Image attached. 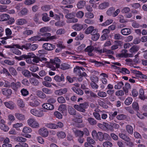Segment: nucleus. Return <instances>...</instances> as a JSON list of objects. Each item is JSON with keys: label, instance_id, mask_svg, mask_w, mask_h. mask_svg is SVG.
I'll return each instance as SVG.
<instances>
[{"label": "nucleus", "instance_id": "15", "mask_svg": "<svg viewBox=\"0 0 147 147\" xmlns=\"http://www.w3.org/2000/svg\"><path fill=\"white\" fill-rule=\"evenodd\" d=\"M2 94L4 95L9 96L11 95L12 91L11 89L8 88H3L1 89Z\"/></svg>", "mask_w": 147, "mask_h": 147}, {"label": "nucleus", "instance_id": "41", "mask_svg": "<svg viewBox=\"0 0 147 147\" xmlns=\"http://www.w3.org/2000/svg\"><path fill=\"white\" fill-rule=\"evenodd\" d=\"M119 71L124 75H125L126 74H129L130 73V71L127 69L125 68H123L120 69Z\"/></svg>", "mask_w": 147, "mask_h": 147}, {"label": "nucleus", "instance_id": "2", "mask_svg": "<svg viewBox=\"0 0 147 147\" xmlns=\"http://www.w3.org/2000/svg\"><path fill=\"white\" fill-rule=\"evenodd\" d=\"M84 68L79 66H77L74 69V72L79 76L80 78L78 79L79 81L82 80V77L87 76V74L84 71Z\"/></svg>", "mask_w": 147, "mask_h": 147}, {"label": "nucleus", "instance_id": "60", "mask_svg": "<svg viewBox=\"0 0 147 147\" xmlns=\"http://www.w3.org/2000/svg\"><path fill=\"white\" fill-rule=\"evenodd\" d=\"M102 146L104 147H111L113 146V144L110 142L106 141L103 143Z\"/></svg>", "mask_w": 147, "mask_h": 147}, {"label": "nucleus", "instance_id": "29", "mask_svg": "<svg viewBox=\"0 0 147 147\" xmlns=\"http://www.w3.org/2000/svg\"><path fill=\"white\" fill-rule=\"evenodd\" d=\"M68 111L69 113L72 115H76V111L75 109L71 106H69Z\"/></svg>", "mask_w": 147, "mask_h": 147}, {"label": "nucleus", "instance_id": "42", "mask_svg": "<svg viewBox=\"0 0 147 147\" xmlns=\"http://www.w3.org/2000/svg\"><path fill=\"white\" fill-rule=\"evenodd\" d=\"M73 28L76 31H80L83 28L82 25L79 24H76L73 26Z\"/></svg>", "mask_w": 147, "mask_h": 147}, {"label": "nucleus", "instance_id": "28", "mask_svg": "<svg viewBox=\"0 0 147 147\" xmlns=\"http://www.w3.org/2000/svg\"><path fill=\"white\" fill-rule=\"evenodd\" d=\"M109 6V3L107 2H104L100 4L98 8L100 9H105L108 7Z\"/></svg>", "mask_w": 147, "mask_h": 147}, {"label": "nucleus", "instance_id": "6", "mask_svg": "<svg viewBox=\"0 0 147 147\" xmlns=\"http://www.w3.org/2000/svg\"><path fill=\"white\" fill-rule=\"evenodd\" d=\"M30 112L33 115L38 117H41L44 115L42 111L36 109H31L30 110Z\"/></svg>", "mask_w": 147, "mask_h": 147}, {"label": "nucleus", "instance_id": "39", "mask_svg": "<svg viewBox=\"0 0 147 147\" xmlns=\"http://www.w3.org/2000/svg\"><path fill=\"white\" fill-rule=\"evenodd\" d=\"M115 9V8L113 7L110 8L107 11V14L108 16H111L112 14L113 15Z\"/></svg>", "mask_w": 147, "mask_h": 147}, {"label": "nucleus", "instance_id": "48", "mask_svg": "<svg viewBox=\"0 0 147 147\" xmlns=\"http://www.w3.org/2000/svg\"><path fill=\"white\" fill-rule=\"evenodd\" d=\"M30 43H28L26 44L25 45H23L22 46V49H23L24 48V49L28 51H30Z\"/></svg>", "mask_w": 147, "mask_h": 147}, {"label": "nucleus", "instance_id": "33", "mask_svg": "<svg viewBox=\"0 0 147 147\" xmlns=\"http://www.w3.org/2000/svg\"><path fill=\"white\" fill-rule=\"evenodd\" d=\"M98 30L95 31V33H93L92 35V39L94 41L97 40L100 37V35L99 33H98Z\"/></svg>", "mask_w": 147, "mask_h": 147}, {"label": "nucleus", "instance_id": "36", "mask_svg": "<svg viewBox=\"0 0 147 147\" xmlns=\"http://www.w3.org/2000/svg\"><path fill=\"white\" fill-rule=\"evenodd\" d=\"M59 67L62 70H65L69 69L70 67V65L65 63H63L60 65Z\"/></svg>", "mask_w": 147, "mask_h": 147}, {"label": "nucleus", "instance_id": "63", "mask_svg": "<svg viewBox=\"0 0 147 147\" xmlns=\"http://www.w3.org/2000/svg\"><path fill=\"white\" fill-rule=\"evenodd\" d=\"M119 136L122 139L125 141L127 140L128 139L129 137L126 135L121 133H120L119 134Z\"/></svg>", "mask_w": 147, "mask_h": 147}, {"label": "nucleus", "instance_id": "35", "mask_svg": "<svg viewBox=\"0 0 147 147\" xmlns=\"http://www.w3.org/2000/svg\"><path fill=\"white\" fill-rule=\"evenodd\" d=\"M103 125L107 129L113 131H114V127L113 125H111L106 122H103Z\"/></svg>", "mask_w": 147, "mask_h": 147}, {"label": "nucleus", "instance_id": "12", "mask_svg": "<svg viewBox=\"0 0 147 147\" xmlns=\"http://www.w3.org/2000/svg\"><path fill=\"white\" fill-rule=\"evenodd\" d=\"M97 29L94 28V26H90L88 27L85 30V33L87 34H92L93 33H95V31L97 30Z\"/></svg>", "mask_w": 147, "mask_h": 147}, {"label": "nucleus", "instance_id": "27", "mask_svg": "<svg viewBox=\"0 0 147 147\" xmlns=\"http://www.w3.org/2000/svg\"><path fill=\"white\" fill-rule=\"evenodd\" d=\"M27 23L26 20L24 18H21L18 19L16 20V24L17 25H22Z\"/></svg>", "mask_w": 147, "mask_h": 147}, {"label": "nucleus", "instance_id": "54", "mask_svg": "<svg viewBox=\"0 0 147 147\" xmlns=\"http://www.w3.org/2000/svg\"><path fill=\"white\" fill-rule=\"evenodd\" d=\"M139 49L138 46L134 45L130 49V52L132 53L137 51Z\"/></svg>", "mask_w": 147, "mask_h": 147}, {"label": "nucleus", "instance_id": "19", "mask_svg": "<svg viewBox=\"0 0 147 147\" xmlns=\"http://www.w3.org/2000/svg\"><path fill=\"white\" fill-rule=\"evenodd\" d=\"M42 107L45 109L48 110H52L54 108V106L49 103H46L43 104Z\"/></svg>", "mask_w": 147, "mask_h": 147}, {"label": "nucleus", "instance_id": "7", "mask_svg": "<svg viewBox=\"0 0 147 147\" xmlns=\"http://www.w3.org/2000/svg\"><path fill=\"white\" fill-rule=\"evenodd\" d=\"M127 51L126 49H123L122 50V53L118 55V57H132L133 55L132 54H128L127 53Z\"/></svg>", "mask_w": 147, "mask_h": 147}, {"label": "nucleus", "instance_id": "59", "mask_svg": "<svg viewBox=\"0 0 147 147\" xmlns=\"http://www.w3.org/2000/svg\"><path fill=\"white\" fill-rule=\"evenodd\" d=\"M15 140L17 142H25L26 141V138L21 137H17L15 138Z\"/></svg>", "mask_w": 147, "mask_h": 147}, {"label": "nucleus", "instance_id": "44", "mask_svg": "<svg viewBox=\"0 0 147 147\" xmlns=\"http://www.w3.org/2000/svg\"><path fill=\"white\" fill-rule=\"evenodd\" d=\"M59 110L61 111L62 113L65 111L67 110V107L65 105L61 104L60 105L59 107Z\"/></svg>", "mask_w": 147, "mask_h": 147}, {"label": "nucleus", "instance_id": "17", "mask_svg": "<svg viewBox=\"0 0 147 147\" xmlns=\"http://www.w3.org/2000/svg\"><path fill=\"white\" fill-rule=\"evenodd\" d=\"M9 17V15L7 14L3 13L0 15V22L7 21Z\"/></svg>", "mask_w": 147, "mask_h": 147}, {"label": "nucleus", "instance_id": "14", "mask_svg": "<svg viewBox=\"0 0 147 147\" xmlns=\"http://www.w3.org/2000/svg\"><path fill=\"white\" fill-rule=\"evenodd\" d=\"M94 47L92 46H88L85 49L86 52H88V55L90 56H93L94 54L93 51L94 50Z\"/></svg>", "mask_w": 147, "mask_h": 147}, {"label": "nucleus", "instance_id": "4", "mask_svg": "<svg viewBox=\"0 0 147 147\" xmlns=\"http://www.w3.org/2000/svg\"><path fill=\"white\" fill-rule=\"evenodd\" d=\"M50 28L48 27H44L40 29L38 34L40 36H49L51 34L48 32H49Z\"/></svg>", "mask_w": 147, "mask_h": 147}, {"label": "nucleus", "instance_id": "20", "mask_svg": "<svg viewBox=\"0 0 147 147\" xmlns=\"http://www.w3.org/2000/svg\"><path fill=\"white\" fill-rule=\"evenodd\" d=\"M121 32L122 35L126 36L131 34V30L129 28H124L121 30Z\"/></svg>", "mask_w": 147, "mask_h": 147}, {"label": "nucleus", "instance_id": "43", "mask_svg": "<svg viewBox=\"0 0 147 147\" xmlns=\"http://www.w3.org/2000/svg\"><path fill=\"white\" fill-rule=\"evenodd\" d=\"M40 36H32L28 39V40L30 42H35L36 41H39Z\"/></svg>", "mask_w": 147, "mask_h": 147}, {"label": "nucleus", "instance_id": "62", "mask_svg": "<svg viewBox=\"0 0 147 147\" xmlns=\"http://www.w3.org/2000/svg\"><path fill=\"white\" fill-rule=\"evenodd\" d=\"M132 108L135 111H138L139 110V107L138 104L136 102H134L132 103Z\"/></svg>", "mask_w": 147, "mask_h": 147}, {"label": "nucleus", "instance_id": "10", "mask_svg": "<svg viewBox=\"0 0 147 147\" xmlns=\"http://www.w3.org/2000/svg\"><path fill=\"white\" fill-rule=\"evenodd\" d=\"M47 60V59L45 58L38 57L35 55V56L32 59V61L36 63H38L43 61H46Z\"/></svg>", "mask_w": 147, "mask_h": 147}, {"label": "nucleus", "instance_id": "56", "mask_svg": "<svg viewBox=\"0 0 147 147\" xmlns=\"http://www.w3.org/2000/svg\"><path fill=\"white\" fill-rule=\"evenodd\" d=\"M22 95L24 96H26L29 94V92L26 89L23 88L20 90Z\"/></svg>", "mask_w": 147, "mask_h": 147}, {"label": "nucleus", "instance_id": "13", "mask_svg": "<svg viewBox=\"0 0 147 147\" xmlns=\"http://www.w3.org/2000/svg\"><path fill=\"white\" fill-rule=\"evenodd\" d=\"M4 104L7 108L11 110L13 109L15 106V104L14 102L11 101L5 102Z\"/></svg>", "mask_w": 147, "mask_h": 147}, {"label": "nucleus", "instance_id": "32", "mask_svg": "<svg viewBox=\"0 0 147 147\" xmlns=\"http://www.w3.org/2000/svg\"><path fill=\"white\" fill-rule=\"evenodd\" d=\"M45 126L49 128L53 129H56L57 127L56 124L53 123H45Z\"/></svg>", "mask_w": 147, "mask_h": 147}, {"label": "nucleus", "instance_id": "47", "mask_svg": "<svg viewBox=\"0 0 147 147\" xmlns=\"http://www.w3.org/2000/svg\"><path fill=\"white\" fill-rule=\"evenodd\" d=\"M126 128L128 132L131 134H132L133 132V127L130 125H127L126 126Z\"/></svg>", "mask_w": 147, "mask_h": 147}, {"label": "nucleus", "instance_id": "30", "mask_svg": "<svg viewBox=\"0 0 147 147\" xmlns=\"http://www.w3.org/2000/svg\"><path fill=\"white\" fill-rule=\"evenodd\" d=\"M36 94L40 98L42 99L46 98V96L42 91L38 90L36 92Z\"/></svg>", "mask_w": 147, "mask_h": 147}, {"label": "nucleus", "instance_id": "51", "mask_svg": "<svg viewBox=\"0 0 147 147\" xmlns=\"http://www.w3.org/2000/svg\"><path fill=\"white\" fill-rule=\"evenodd\" d=\"M123 85V83L122 82H117L115 86V88L116 89H119L122 88Z\"/></svg>", "mask_w": 147, "mask_h": 147}, {"label": "nucleus", "instance_id": "58", "mask_svg": "<svg viewBox=\"0 0 147 147\" xmlns=\"http://www.w3.org/2000/svg\"><path fill=\"white\" fill-rule=\"evenodd\" d=\"M42 90L43 92L47 94H51L52 93V91L51 90L47 88H43L42 89Z\"/></svg>", "mask_w": 147, "mask_h": 147}, {"label": "nucleus", "instance_id": "49", "mask_svg": "<svg viewBox=\"0 0 147 147\" xmlns=\"http://www.w3.org/2000/svg\"><path fill=\"white\" fill-rule=\"evenodd\" d=\"M17 105L20 108H24L25 107V104L23 100L21 99H19L17 101Z\"/></svg>", "mask_w": 147, "mask_h": 147}, {"label": "nucleus", "instance_id": "22", "mask_svg": "<svg viewBox=\"0 0 147 147\" xmlns=\"http://www.w3.org/2000/svg\"><path fill=\"white\" fill-rule=\"evenodd\" d=\"M28 11V10L26 8H23L18 13V15L21 16H25L27 14Z\"/></svg>", "mask_w": 147, "mask_h": 147}, {"label": "nucleus", "instance_id": "52", "mask_svg": "<svg viewBox=\"0 0 147 147\" xmlns=\"http://www.w3.org/2000/svg\"><path fill=\"white\" fill-rule=\"evenodd\" d=\"M57 135L58 138H64L66 136L65 133L63 131H59L57 132Z\"/></svg>", "mask_w": 147, "mask_h": 147}, {"label": "nucleus", "instance_id": "64", "mask_svg": "<svg viewBox=\"0 0 147 147\" xmlns=\"http://www.w3.org/2000/svg\"><path fill=\"white\" fill-rule=\"evenodd\" d=\"M98 103L99 105L101 107H102L104 108L107 109L108 108V106L106 104L105 102L100 100L98 101Z\"/></svg>", "mask_w": 147, "mask_h": 147}, {"label": "nucleus", "instance_id": "24", "mask_svg": "<svg viewBox=\"0 0 147 147\" xmlns=\"http://www.w3.org/2000/svg\"><path fill=\"white\" fill-rule=\"evenodd\" d=\"M29 81L30 83L34 86H38L39 84L38 80L34 78H31L29 79Z\"/></svg>", "mask_w": 147, "mask_h": 147}, {"label": "nucleus", "instance_id": "5", "mask_svg": "<svg viewBox=\"0 0 147 147\" xmlns=\"http://www.w3.org/2000/svg\"><path fill=\"white\" fill-rule=\"evenodd\" d=\"M28 124L33 128H37L39 127V125L36 120L33 118H30L27 121Z\"/></svg>", "mask_w": 147, "mask_h": 147}, {"label": "nucleus", "instance_id": "34", "mask_svg": "<svg viewBox=\"0 0 147 147\" xmlns=\"http://www.w3.org/2000/svg\"><path fill=\"white\" fill-rule=\"evenodd\" d=\"M39 105L38 101L36 100H32L29 102V105L32 107H36Z\"/></svg>", "mask_w": 147, "mask_h": 147}, {"label": "nucleus", "instance_id": "16", "mask_svg": "<svg viewBox=\"0 0 147 147\" xmlns=\"http://www.w3.org/2000/svg\"><path fill=\"white\" fill-rule=\"evenodd\" d=\"M11 88L15 91H17L18 89L21 87V84L19 82H17L16 83L12 82L11 83Z\"/></svg>", "mask_w": 147, "mask_h": 147}, {"label": "nucleus", "instance_id": "25", "mask_svg": "<svg viewBox=\"0 0 147 147\" xmlns=\"http://www.w3.org/2000/svg\"><path fill=\"white\" fill-rule=\"evenodd\" d=\"M22 74L26 78H29L31 76V73L27 69H24L22 72Z\"/></svg>", "mask_w": 147, "mask_h": 147}, {"label": "nucleus", "instance_id": "8", "mask_svg": "<svg viewBox=\"0 0 147 147\" xmlns=\"http://www.w3.org/2000/svg\"><path fill=\"white\" fill-rule=\"evenodd\" d=\"M43 48L47 51H51L55 48V46L51 44L46 43L42 45Z\"/></svg>", "mask_w": 147, "mask_h": 147}, {"label": "nucleus", "instance_id": "61", "mask_svg": "<svg viewBox=\"0 0 147 147\" xmlns=\"http://www.w3.org/2000/svg\"><path fill=\"white\" fill-rule=\"evenodd\" d=\"M113 22L112 19H108L102 24V26H106L112 23Z\"/></svg>", "mask_w": 147, "mask_h": 147}, {"label": "nucleus", "instance_id": "57", "mask_svg": "<svg viewBox=\"0 0 147 147\" xmlns=\"http://www.w3.org/2000/svg\"><path fill=\"white\" fill-rule=\"evenodd\" d=\"M94 14L91 12H87L85 13V16L87 18H92L94 17Z\"/></svg>", "mask_w": 147, "mask_h": 147}, {"label": "nucleus", "instance_id": "45", "mask_svg": "<svg viewBox=\"0 0 147 147\" xmlns=\"http://www.w3.org/2000/svg\"><path fill=\"white\" fill-rule=\"evenodd\" d=\"M42 20L44 22H47L49 21L50 20V18L48 16L47 14L45 13L42 14Z\"/></svg>", "mask_w": 147, "mask_h": 147}, {"label": "nucleus", "instance_id": "38", "mask_svg": "<svg viewBox=\"0 0 147 147\" xmlns=\"http://www.w3.org/2000/svg\"><path fill=\"white\" fill-rule=\"evenodd\" d=\"M103 134L101 132H98L97 136L96 138L98 139L100 141H102L103 140Z\"/></svg>", "mask_w": 147, "mask_h": 147}, {"label": "nucleus", "instance_id": "37", "mask_svg": "<svg viewBox=\"0 0 147 147\" xmlns=\"http://www.w3.org/2000/svg\"><path fill=\"white\" fill-rule=\"evenodd\" d=\"M42 84L44 86L49 88H51L52 87L51 84L55 87H57L56 85L54 83H50L47 82V81H45L42 82Z\"/></svg>", "mask_w": 147, "mask_h": 147}, {"label": "nucleus", "instance_id": "40", "mask_svg": "<svg viewBox=\"0 0 147 147\" xmlns=\"http://www.w3.org/2000/svg\"><path fill=\"white\" fill-rule=\"evenodd\" d=\"M9 71L13 76H16L17 72L16 70L13 67H10L9 68Z\"/></svg>", "mask_w": 147, "mask_h": 147}, {"label": "nucleus", "instance_id": "46", "mask_svg": "<svg viewBox=\"0 0 147 147\" xmlns=\"http://www.w3.org/2000/svg\"><path fill=\"white\" fill-rule=\"evenodd\" d=\"M74 2V0H63L61 2V3L63 5H68L72 4Z\"/></svg>", "mask_w": 147, "mask_h": 147}, {"label": "nucleus", "instance_id": "26", "mask_svg": "<svg viewBox=\"0 0 147 147\" xmlns=\"http://www.w3.org/2000/svg\"><path fill=\"white\" fill-rule=\"evenodd\" d=\"M86 4V2L85 1H79L77 4V6L78 9H81L83 8Z\"/></svg>", "mask_w": 147, "mask_h": 147}, {"label": "nucleus", "instance_id": "21", "mask_svg": "<svg viewBox=\"0 0 147 147\" xmlns=\"http://www.w3.org/2000/svg\"><path fill=\"white\" fill-rule=\"evenodd\" d=\"M54 79L56 81L58 82H63L65 80L64 76L63 74H61V76H55L54 77Z\"/></svg>", "mask_w": 147, "mask_h": 147}, {"label": "nucleus", "instance_id": "31", "mask_svg": "<svg viewBox=\"0 0 147 147\" xmlns=\"http://www.w3.org/2000/svg\"><path fill=\"white\" fill-rule=\"evenodd\" d=\"M87 120L89 123L91 125H95L97 123V122L96 120L94 118L91 117L88 118L87 119Z\"/></svg>", "mask_w": 147, "mask_h": 147}, {"label": "nucleus", "instance_id": "18", "mask_svg": "<svg viewBox=\"0 0 147 147\" xmlns=\"http://www.w3.org/2000/svg\"><path fill=\"white\" fill-rule=\"evenodd\" d=\"M15 116L20 121H23L25 120V115L20 113H15Z\"/></svg>", "mask_w": 147, "mask_h": 147}, {"label": "nucleus", "instance_id": "55", "mask_svg": "<svg viewBox=\"0 0 147 147\" xmlns=\"http://www.w3.org/2000/svg\"><path fill=\"white\" fill-rule=\"evenodd\" d=\"M133 101L132 98L128 97L127 98L125 101V104L127 105H130Z\"/></svg>", "mask_w": 147, "mask_h": 147}, {"label": "nucleus", "instance_id": "50", "mask_svg": "<svg viewBox=\"0 0 147 147\" xmlns=\"http://www.w3.org/2000/svg\"><path fill=\"white\" fill-rule=\"evenodd\" d=\"M29 69L31 71L34 72L38 70L39 68L36 65H32L30 67Z\"/></svg>", "mask_w": 147, "mask_h": 147}, {"label": "nucleus", "instance_id": "23", "mask_svg": "<svg viewBox=\"0 0 147 147\" xmlns=\"http://www.w3.org/2000/svg\"><path fill=\"white\" fill-rule=\"evenodd\" d=\"M134 73L138 77L141 78L146 79L147 78V76L146 75L142 74L139 71L135 70L134 71Z\"/></svg>", "mask_w": 147, "mask_h": 147}, {"label": "nucleus", "instance_id": "1", "mask_svg": "<svg viewBox=\"0 0 147 147\" xmlns=\"http://www.w3.org/2000/svg\"><path fill=\"white\" fill-rule=\"evenodd\" d=\"M61 61L58 57H55L53 59L51 60L50 62L48 65L47 66L53 71L55 70L57 68L60 67Z\"/></svg>", "mask_w": 147, "mask_h": 147}, {"label": "nucleus", "instance_id": "9", "mask_svg": "<svg viewBox=\"0 0 147 147\" xmlns=\"http://www.w3.org/2000/svg\"><path fill=\"white\" fill-rule=\"evenodd\" d=\"M38 132L39 134L43 137H46L48 136L49 132L48 130L45 127H43L39 129Z\"/></svg>", "mask_w": 147, "mask_h": 147}, {"label": "nucleus", "instance_id": "3", "mask_svg": "<svg viewBox=\"0 0 147 147\" xmlns=\"http://www.w3.org/2000/svg\"><path fill=\"white\" fill-rule=\"evenodd\" d=\"M88 106V103L85 102L79 105H75L74 107L75 109L79 111L84 113L86 111L85 109L87 108Z\"/></svg>", "mask_w": 147, "mask_h": 147}, {"label": "nucleus", "instance_id": "53", "mask_svg": "<svg viewBox=\"0 0 147 147\" xmlns=\"http://www.w3.org/2000/svg\"><path fill=\"white\" fill-rule=\"evenodd\" d=\"M11 51L14 54L17 55H20L21 52L18 49L15 48L14 47L11 50Z\"/></svg>", "mask_w": 147, "mask_h": 147}, {"label": "nucleus", "instance_id": "11", "mask_svg": "<svg viewBox=\"0 0 147 147\" xmlns=\"http://www.w3.org/2000/svg\"><path fill=\"white\" fill-rule=\"evenodd\" d=\"M72 130L76 137H82L83 136L84 132L82 131L77 129L75 128H72Z\"/></svg>", "mask_w": 147, "mask_h": 147}]
</instances>
